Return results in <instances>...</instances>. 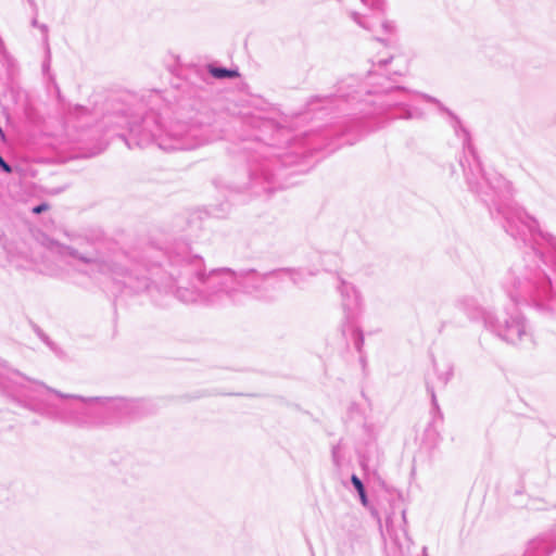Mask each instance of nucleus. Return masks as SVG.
<instances>
[{
	"instance_id": "2",
	"label": "nucleus",
	"mask_w": 556,
	"mask_h": 556,
	"mask_svg": "<svg viewBox=\"0 0 556 556\" xmlns=\"http://www.w3.org/2000/svg\"><path fill=\"white\" fill-rule=\"evenodd\" d=\"M202 258L192 256L184 260L181 268L170 271L176 283L175 294L185 303H203L212 306L239 305L250 292L249 278L253 269L235 271L223 267L205 273L201 269Z\"/></svg>"
},
{
	"instance_id": "13",
	"label": "nucleus",
	"mask_w": 556,
	"mask_h": 556,
	"mask_svg": "<svg viewBox=\"0 0 556 556\" xmlns=\"http://www.w3.org/2000/svg\"><path fill=\"white\" fill-rule=\"evenodd\" d=\"M351 483L355 488L362 505L367 507L369 504V501H368L366 489H365L363 481L356 475H352Z\"/></svg>"
},
{
	"instance_id": "17",
	"label": "nucleus",
	"mask_w": 556,
	"mask_h": 556,
	"mask_svg": "<svg viewBox=\"0 0 556 556\" xmlns=\"http://www.w3.org/2000/svg\"><path fill=\"white\" fill-rule=\"evenodd\" d=\"M0 168L7 173H12V167L5 162V160L0 155Z\"/></svg>"
},
{
	"instance_id": "4",
	"label": "nucleus",
	"mask_w": 556,
	"mask_h": 556,
	"mask_svg": "<svg viewBox=\"0 0 556 556\" xmlns=\"http://www.w3.org/2000/svg\"><path fill=\"white\" fill-rule=\"evenodd\" d=\"M71 255L89 265L90 273H99L112 278L113 281L122 283L135 292L148 290L151 278L141 274L139 265L130 262L124 252H115L110 256L85 255L77 251H71Z\"/></svg>"
},
{
	"instance_id": "18",
	"label": "nucleus",
	"mask_w": 556,
	"mask_h": 556,
	"mask_svg": "<svg viewBox=\"0 0 556 556\" xmlns=\"http://www.w3.org/2000/svg\"><path fill=\"white\" fill-rule=\"evenodd\" d=\"M48 208V205L46 203H41L39 205H36L34 208H33V212L35 214H40L42 213L43 211H46Z\"/></svg>"
},
{
	"instance_id": "21",
	"label": "nucleus",
	"mask_w": 556,
	"mask_h": 556,
	"mask_svg": "<svg viewBox=\"0 0 556 556\" xmlns=\"http://www.w3.org/2000/svg\"><path fill=\"white\" fill-rule=\"evenodd\" d=\"M31 25H33L34 27H39V25H40V24L38 23L37 18L35 17V18H33V21H31Z\"/></svg>"
},
{
	"instance_id": "3",
	"label": "nucleus",
	"mask_w": 556,
	"mask_h": 556,
	"mask_svg": "<svg viewBox=\"0 0 556 556\" xmlns=\"http://www.w3.org/2000/svg\"><path fill=\"white\" fill-rule=\"evenodd\" d=\"M454 129L456 136L462 138L465 151L472 157L468 168L462 163L465 172L466 181L472 192L479 194L484 202L491 201L494 205L496 202L492 195L500 199H506L513 193L511 184L494 169L484 170L481 167L480 160L476 155V151L470 142L469 132L460 125V122L453 116Z\"/></svg>"
},
{
	"instance_id": "6",
	"label": "nucleus",
	"mask_w": 556,
	"mask_h": 556,
	"mask_svg": "<svg viewBox=\"0 0 556 556\" xmlns=\"http://www.w3.org/2000/svg\"><path fill=\"white\" fill-rule=\"evenodd\" d=\"M434 372L437 376L435 381H427V391L431 396L432 404L437 406L435 389H443L446 387L453 377V366L448 362L442 364L433 363Z\"/></svg>"
},
{
	"instance_id": "16",
	"label": "nucleus",
	"mask_w": 556,
	"mask_h": 556,
	"mask_svg": "<svg viewBox=\"0 0 556 556\" xmlns=\"http://www.w3.org/2000/svg\"><path fill=\"white\" fill-rule=\"evenodd\" d=\"M381 27L384 30V33H387V34H393L395 31V24L392 21H388V20L383 21L381 23Z\"/></svg>"
},
{
	"instance_id": "10",
	"label": "nucleus",
	"mask_w": 556,
	"mask_h": 556,
	"mask_svg": "<svg viewBox=\"0 0 556 556\" xmlns=\"http://www.w3.org/2000/svg\"><path fill=\"white\" fill-rule=\"evenodd\" d=\"M549 544L544 538H538L529 542L523 556H547Z\"/></svg>"
},
{
	"instance_id": "23",
	"label": "nucleus",
	"mask_w": 556,
	"mask_h": 556,
	"mask_svg": "<svg viewBox=\"0 0 556 556\" xmlns=\"http://www.w3.org/2000/svg\"><path fill=\"white\" fill-rule=\"evenodd\" d=\"M332 456H333V460H334L336 463H338V460H337V451H336V448H333V451H332Z\"/></svg>"
},
{
	"instance_id": "11",
	"label": "nucleus",
	"mask_w": 556,
	"mask_h": 556,
	"mask_svg": "<svg viewBox=\"0 0 556 556\" xmlns=\"http://www.w3.org/2000/svg\"><path fill=\"white\" fill-rule=\"evenodd\" d=\"M278 274L289 275L292 282L298 287H302L304 285V282L306 281L307 277H312L315 275L314 271L304 270V269H282V270H279Z\"/></svg>"
},
{
	"instance_id": "22",
	"label": "nucleus",
	"mask_w": 556,
	"mask_h": 556,
	"mask_svg": "<svg viewBox=\"0 0 556 556\" xmlns=\"http://www.w3.org/2000/svg\"><path fill=\"white\" fill-rule=\"evenodd\" d=\"M388 62H389V60H379L378 64L379 65H386Z\"/></svg>"
},
{
	"instance_id": "5",
	"label": "nucleus",
	"mask_w": 556,
	"mask_h": 556,
	"mask_svg": "<svg viewBox=\"0 0 556 556\" xmlns=\"http://www.w3.org/2000/svg\"><path fill=\"white\" fill-rule=\"evenodd\" d=\"M369 79L371 88L367 89L366 93H386V100L382 102L384 111L392 109L402 110V113L395 116V118L415 119L422 117V111L412 105L417 96L425 98L427 101L439 103V101L432 97L420 94L404 87L390 86L389 78L383 75L371 74Z\"/></svg>"
},
{
	"instance_id": "9",
	"label": "nucleus",
	"mask_w": 556,
	"mask_h": 556,
	"mask_svg": "<svg viewBox=\"0 0 556 556\" xmlns=\"http://www.w3.org/2000/svg\"><path fill=\"white\" fill-rule=\"evenodd\" d=\"M205 131L195 127L190 128L185 135V141L177 149L190 150L207 143L210 138L205 136Z\"/></svg>"
},
{
	"instance_id": "19",
	"label": "nucleus",
	"mask_w": 556,
	"mask_h": 556,
	"mask_svg": "<svg viewBox=\"0 0 556 556\" xmlns=\"http://www.w3.org/2000/svg\"><path fill=\"white\" fill-rule=\"evenodd\" d=\"M38 28L43 33V40L48 41V26L46 24H40Z\"/></svg>"
},
{
	"instance_id": "1",
	"label": "nucleus",
	"mask_w": 556,
	"mask_h": 556,
	"mask_svg": "<svg viewBox=\"0 0 556 556\" xmlns=\"http://www.w3.org/2000/svg\"><path fill=\"white\" fill-rule=\"evenodd\" d=\"M505 229L531 248L510 266L504 288L515 302L510 309L486 312L483 323L498 338L514 345L530 346L533 334L516 303L528 302L541 311L556 313V236L539 228L538 220L517 206L498 207Z\"/></svg>"
},
{
	"instance_id": "7",
	"label": "nucleus",
	"mask_w": 556,
	"mask_h": 556,
	"mask_svg": "<svg viewBox=\"0 0 556 556\" xmlns=\"http://www.w3.org/2000/svg\"><path fill=\"white\" fill-rule=\"evenodd\" d=\"M338 291L342 298V307L345 313V318L349 320L353 311L358 306L359 296L355 288L343 279H339Z\"/></svg>"
},
{
	"instance_id": "20",
	"label": "nucleus",
	"mask_w": 556,
	"mask_h": 556,
	"mask_svg": "<svg viewBox=\"0 0 556 556\" xmlns=\"http://www.w3.org/2000/svg\"><path fill=\"white\" fill-rule=\"evenodd\" d=\"M27 2L29 3V5H30L33 9L37 10V4H36L35 0H27Z\"/></svg>"
},
{
	"instance_id": "14",
	"label": "nucleus",
	"mask_w": 556,
	"mask_h": 556,
	"mask_svg": "<svg viewBox=\"0 0 556 556\" xmlns=\"http://www.w3.org/2000/svg\"><path fill=\"white\" fill-rule=\"evenodd\" d=\"M350 17L352 18V21L354 23H356L362 28H364L366 30H372V28H374L372 24L368 21V18H366L365 16L359 14L358 12L352 11L350 13Z\"/></svg>"
},
{
	"instance_id": "8",
	"label": "nucleus",
	"mask_w": 556,
	"mask_h": 556,
	"mask_svg": "<svg viewBox=\"0 0 556 556\" xmlns=\"http://www.w3.org/2000/svg\"><path fill=\"white\" fill-rule=\"evenodd\" d=\"M455 305L458 309L464 312L468 318L475 319L478 316L484 315L488 311H481L478 301L473 296L464 295L456 300Z\"/></svg>"
},
{
	"instance_id": "24",
	"label": "nucleus",
	"mask_w": 556,
	"mask_h": 556,
	"mask_svg": "<svg viewBox=\"0 0 556 556\" xmlns=\"http://www.w3.org/2000/svg\"><path fill=\"white\" fill-rule=\"evenodd\" d=\"M0 136L3 138L4 137V132L2 130V128L0 127Z\"/></svg>"
},
{
	"instance_id": "15",
	"label": "nucleus",
	"mask_w": 556,
	"mask_h": 556,
	"mask_svg": "<svg viewBox=\"0 0 556 556\" xmlns=\"http://www.w3.org/2000/svg\"><path fill=\"white\" fill-rule=\"evenodd\" d=\"M353 337H354V345H355L356 350L361 351L362 345L364 343V338H363L362 331L358 329H354Z\"/></svg>"
},
{
	"instance_id": "12",
	"label": "nucleus",
	"mask_w": 556,
	"mask_h": 556,
	"mask_svg": "<svg viewBox=\"0 0 556 556\" xmlns=\"http://www.w3.org/2000/svg\"><path fill=\"white\" fill-rule=\"evenodd\" d=\"M210 74L217 79H230L239 76L237 70H230L222 66H213L208 67Z\"/></svg>"
}]
</instances>
